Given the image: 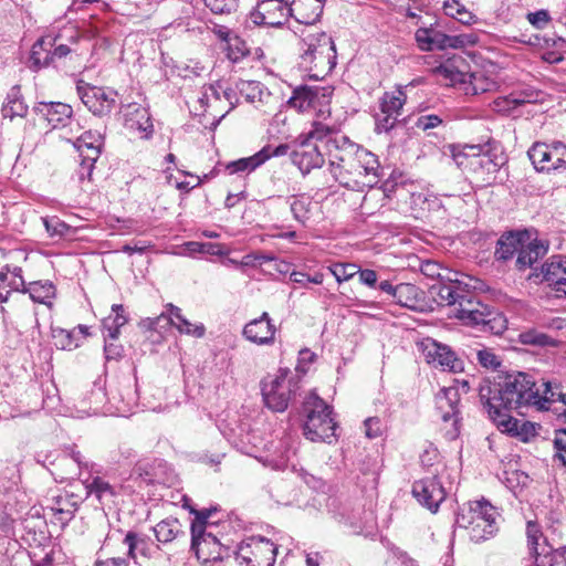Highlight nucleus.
Masks as SVG:
<instances>
[{"mask_svg":"<svg viewBox=\"0 0 566 566\" xmlns=\"http://www.w3.org/2000/svg\"><path fill=\"white\" fill-rule=\"evenodd\" d=\"M123 544L127 547L128 559H136L137 554L144 557L151 556L153 542L145 534L128 531L123 539Z\"/></svg>","mask_w":566,"mask_h":566,"instance_id":"34","label":"nucleus"},{"mask_svg":"<svg viewBox=\"0 0 566 566\" xmlns=\"http://www.w3.org/2000/svg\"><path fill=\"white\" fill-rule=\"evenodd\" d=\"M292 17L291 3L286 0H259L249 13L248 22L255 27L281 28Z\"/></svg>","mask_w":566,"mask_h":566,"instance_id":"11","label":"nucleus"},{"mask_svg":"<svg viewBox=\"0 0 566 566\" xmlns=\"http://www.w3.org/2000/svg\"><path fill=\"white\" fill-rule=\"evenodd\" d=\"M553 446L555 449L554 459L566 467V428L554 431Z\"/></svg>","mask_w":566,"mask_h":566,"instance_id":"62","label":"nucleus"},{"mask_svg":"<svg viewBox=\"0 0 566 566\" xmlns=\"http://www.w3.org/2000/svg\"><path fill=\"white\" fill-rule=\"evenodd\" d=\"M544 280L557 293L566 295V256L556 255L543 266Z\"/></svg>","mask_w":566,"mask_h":566,"instance_id":"31","label":"nucleus"},{"mask_svg":"<svg viewBox=\"0 0 566 566\" xmlns=\"http://www.w3.org/2000/svg\"><path fill=\"white\" fill-rule=\"evenodd\" d=\"M63 34H57L54 39L50 36L40 38L31 49L30 62L31 69L38 71L41 67L49 66L52 64L51 49L54 43L62 39Z\"/></svg>","mask_w":566,"mask_h":566,"instance_id":"32","label":"nucleus"},{"mask_svg":"<svg viewBox=\"0 0 566 566\" xmlns=\"http://www.w3.org/2000/svg\"><path fill=\"white\" fill-rule=\"evenodd\" d=\"M277 547L263 536H250L243 539L234 551L240 566H274Z\"/></svg>","mask_w":566,"mask_h":566,"instance_id":"9","label":"nucleus"},{"mask_svg":"<svg viewBox=\"0 0 566 566\" xmlns=\"http://www.w3.org/2000/svg\"><path fill=\"white\" fill-rule=\"evenodd\" d=\"M306 420L303 433L313 442H331L336 437L337 423L333 417V407L327 405L315 391H311L303 403Z\"/></svg>","mask_w":566,"mask_h":566,"instance_id":"7","label":"nucleus"},{"mask_svg":"<svg viewBox=\"0 0 566 566\" xmlns=\"http://www.w3.org/2000/svg\"><path fill=\"white\" fill-rule=\"evenodd\" d=\"M443 10L446 15L464 25H472L479 20L478 17L469 11L459 0H444Z\"/></svg>","mask_w":566,"mask_h":566,"instance_id":"47","label":"nucleus"},{"mask_svg":"<svg viewBox=\"0 0 566 566\" xmlns=\"http://www.w3.org/2000/svg\"><path fill=\"white\" fill-rule=\"evenodd\" d=\"M539 93L533 90H524L517 95H510L503 98V103L506 104L507 109H514L526 103H536L538 101Z\"/></svg>","mask_w":566,"mask_h":566,"instance_id":"57","label":"nucleus"},{"mask_svg":"<svg viewBox=\"0 0 566 566\" xmlns=\"http://www.w3.org/2000/svg\"><path fill=\"white\" fill-rule=\"evenodd\" d=\"M389 93L385 92L382 97L379 99V108L381 112V115L376 114L375 115V123H376V130L378 133H388L389 132V103L388 98Z\"/></svg>","mask_w":566,"mask_h":566,"instance_id":"60","label":"nucleus"},{"mask_svg":"<svg viewBox=\"0 0 566 566\" xmlns=\"http://www.w3.org/2000/svg\"><path fill=\"white\" fill-rule=\"evenodd\" d=\"M83 484L88 496H94L101 504L113 503L120 494H132L135 490L130 485H114L103 476L90 474L83 479Z\"/></svg>","mask_w":566,"mask_h":566,"instance_id":"17","label":"nucleus"},{"mask_svg":"<svg viewBox=\"0 0 566 566\" xmlns=\"http://www.w3.org/2000/svg\"><path fill=\"white\" fill-rule=\"evenodd\" d=\"M73 495L59 496L55 499V504L50 507L54 518L62 525H66L75 515L77 505L72 501Z\"/></svg>","mask_w":566,"mask_h":566,"instance_id":"45","label":"nucleus"},{"mask_svg":"<svg viewBox=\"0 0 566 566\" xmlns=\"http://www.w3.org/2000/svg\"><path fill=\"white\" fill-rule=\"evenodd\" d=\"M185 248L189 254H209V255H221L223 254L222 245L212 242H196L189 241L185 243Z\"/></svg>","mask_w":566,"mask_h":566,"instance_id":"58","label":"nucleus"},{"mask_svg":"<svg viewBox=\"0 0 566 566\" xmlns=\"http://www.w3.org/2000/svg\"><path fill=\"white\" fill-rule=\"evenodd\" d=\"M528 237L525 234V239H523L521 249H518L517 258L515 261V266L518 271H525L526 269H531L537 263L546 253L547 245H545L542 241L535 239L527 242Z\"/></svg>","mask_w":566,"mask_h":566,"instance_id":"29","label":"nucleus"},{"mask_svg":"<svg viewBox=\"0 0 566 566\" xmlns=\"http://www.w3.org/2000/svg\"><path fill=\"white\" fill-rule=\"evenodd\" d=\"M20 293H28L33 302L52 307V300L56 295V287L48 280L34 281L25 285Z\"/></svg>","mask_w":566,"mask_h":566,"instance_id":"35","label":"nucleus"},{"mask_svg":"<svg viewBox=\"0 0 566 566\" xmlns=\"http://www.w3.org/2000/svg\"><path fill=\"white\" fill-rule=\"evenodd\" d=\"M412 184L397 182L391 185V201L396 199V209L402 213H408L413 210V206H417L422 200L421 193H416Z\"/></svg>","mask_w":566,"mask_h":566,"instance_id":"33","label":"nucleus"},{"mask_svg":"<svg viewBox=\"0 0 566 566\" xmlns=\"http://www.w3.org/2000/svg\"><path fill=\"white\" fill-rule=\"evenodd\" d=\"M468 63L462 56H452L437 66L433 72L436 75L449 81L451 85L467 84L470 78L476 80V74L467 70Z\"/></svg>","mask_w":566,"mask_h":566,"instance_id":"25","label":"nucleus"},{"mask_svg":"<svg viewBox=\"0 0 566 566\" xmlns=\"http://www.w3.org/2000/svg\"><path fill=\"white\" fill-rule=\"evenodd\" d=\"M326 0H293L292 17L300 23L314 24L319 21Z\"/></svg>","mask_w":566,"mask_h":566,"instance_id":"30","label":"nucleus"},{"mask_svg":"<svg viewBox=\"0 0 566 566\" xmlns=\"http://www.w3.org/2000/svg\"><path fill=\"white\" fill-rule=\"evenodd\" d=\"M457 515H469L474 520L495 518V507L486 500L470 502L468 507H462Z\"/></svg>","mask_w":566,"mask_h":566,"instance_id":"49","label":"nucleus"},{"mask_svg":"<svg viewBox=\"0 0 566 566\" xmlns=\"http://www.w3.org/2000/svg\"><path fill=\"white\" fill-rule=\"evenodd\" d=\"M523 239H525V233L523 232H509L501 235L494 252L495 259L497 261L511 260L515 253H518Z\"/></svg>","mask_w":566,"mask_h":566,"instance_id":"36","label":"nucleus"},{"mask_svg":"<svg viewBox=\"0 0 566 566\" xmlns=\"http://www.w3.org/2000/svg\"><path fill=\"white\" fill-rule=\"evenodd\" d=\"M169 314H161L155 318H147L143 325L148 329L157 331L159 327L174 325L181 334L190 335L200 338L206 333L203 324L193 325L182 314L181 310L172 304H168Z\"/></svg>","mask_w":566,"mask_h":566,"instance_id":"14","label":"nucleus"},{"mask_svg":"<svg viewBox=\"0 0 566 566\" xmlns=\"http://www.w3.org/2000/svg\"><path fill=\"white\" fill-rule=\"evenodd\" d=\"M420 463L423 470L427 472V476L439 478L446 468L438 449L432 444L426 448L421 453Z\"/></svg>","mask_w":566,"mask_h":566,"instance_id":"46","label":"nucleus"},{"mask_svg":"<svg viewBox=\"0 0 566 566\" xmlns=\"http://www.w3.org/2000/svg\"><path fill=\"white\" fill-rule=\"evenodd\" d=\"M105 398V394L101 387H93L80 401V406L84 412L97 413Z\"/></svg>","mask_w":566,"mask_h":566,"instance_id":"54","label":"nucleus"},{"mask_svg":"<svg viewBox=\"0 0 566 566\" xmlns=\"http://www.w3.org/2000/svg\"><path fill=\"white\" fill-rule=\"evenodd\" d=\"M531 555L535 559V566H556L559 564V548L554 549L546 542L531 551Z\"/></svg>","mask_w":566,"mask_h":566,"instance_id":"53","label":"nucleus"},{"mask_svg":"<svg viewBox=\"0 0 566 566\" xmlns=\"http://www.w3.org/2000/svg\"><path fill=\"white\" fill-rule=\"evenodd\" d=\"M290 157L303 175L321 168L325 161L317 144L310 139H302V136L293 144Z\"/></svg>","mask_w":566,"mask_h":566,"instance_id":"16","label":"nucleus"},{"mask_svg":"<svg viewBox=\"0 0 566 566\" xmlns=\"http://www.w3.org/2000/svg\"><path fill=\"white\" fill-rule=\"evenodd\" d=\"M311 201L305 197L293 196L290 198V209L293 214V218L302 223L308 220Z\"/></svg>","mask_w":566,"mask_h":566,"instance_id":"56","label":"nucleus"},{"mask_svg":"<svg viewBox=\"0 0 566 566\" xmlns=\"http://www.w3.org/2000/svg\"><path fill=\"white\" fill-rule=\"evenodd\" d=\"M527 156L538 172H551L566 168V145L562 142L552 144L536 142Z\"/></svg>","mask_w":566,"mask_h":566,"instance_id":"10","label":"nucleus"},{"mask_svg":"<svg viewBox=\"0 0 566 566\" xmlns=\"http://www.w3.org/2000/svg\"><path fill=\"white\" fill-rule=\"evenodd\" d=\"M124 125L132 132L143 134L142 137L148 138L153 133V123L149 111L144 106L133 103L124 107Z\"/></svg>","mask_w":566,"mask_h":566,"instance_id":"27","label":"nucleus"},{"mask_svg":"<svg viewBox=\"0 0 566 566\" xmlns=\"http://www.w3.org/2000/svg\"><path fill=\"white\" fill-rule=\"evenodd\" d=\"M103 144L104 138L101 133L88 130L77 138L75 146L78 155H87V151L92 150L96 153V158H99Z\"/></svg>","mask_w":566,"mask_h":566,"instance_id":"48","label":"nucleus"},{"mask_svg":"<svg viewBox=\"0 0 566 566\" xmlns=\"http://www.w3.org/2000/svg\"><path fill=\"white\" fill-rule=\"evenodd\" d=\"M329 143L335 147V153H331V172L339 185L355 189L360 184L356 177L361 175H373L374 180L366 185L373 187L377 182L380 165L374 154L360 148L347 136H335Z\"/></svg>","mask_w":566,"mask_h":566,"instance_id":"2","label":"nucleus"},{"mask_svg":"<svg viewBox=\"0 0 566 566\" xmlns=\"http://www.w3.org/2000/svg\"><path fill=\"white\" fill-rule=\"evenodd\" d=\"M4 118L24 117L28 113V106L23 101L20 85H14L7 94L6 102L1 109Z\"/></svg>","mask_w":566,"mask_h":566,"instance_id":"39","label":"nucleus"},{"mask_svg":"<svg viewBox=\"0 0 566 566\" xmlns=\"http://www.w3.org/2000/svg\"><path fill=\"white\" fill-rule=\"evenodd\" d=\"M419 25L415 39L421 51H442L447 49H463L476 44L479 38L475 33L447 34L451 29L439 19L428 17V21L419 17Z\"/></svg>","mask_w":566,"mask_h":566,"instance_id":"5","label":"nucleus"},{"mask_svg":"<svg viewBox=\"0 0 566 566\" xmlns=\"http://www.w3.org/2000/svg\"><path fill=\"white\" fill-rule=\"evenodd\" d=\"M459 401L460 394L457 387H443L436 395L437 409L441 415V419L444 422L452 421L454 430L452 438H454L459 432Z\"/></svg>","mask_w":566,"mask_h":566,"instance_id":"21","label":"nucleus"},{"mask_svg":"<svg viewBox=\"0 0 566 566\" xmlns=\"http://www.w3.org/2000/svg\"><path fill=\"white\" fill-rule=\"evenodd\" d=\"M452 156L457 166L470 169L481 186L504 179L500 175L507 164V156L500 144L464 145L462 149L452 146Z\"/></svg>","mask_w":566,"mask_h":566,"instance_id":"3","label":"nucleus"},{"mask_svg":"<svg viewBox=\"0 0 566 566\" xmlns=\"http://www.w3.org/2000/svg\"><path fill=\"white\" fill-rule=\"evenodd\" d=\"M300 67L313 80L325 78L336 65V46L325 32L307 34L303 38Z\"/></svg>","mask_w":566,"mask_h":566,"instance_id":"4","label":"nucleus"},{"mask_svg":"<svg viewBox=\"0 0 566 566\" xmlns=\"http://www.w3.org/2000/svg\"><path fill=\"white\" fill-rule=\"evenodd\" d=\"M190 548L197 558L206 565L229 556V548L223 546L211 533L203 532L200 525L193 527Z\"/></svg>","mask_w":566,"mask_h":566,"instance_id":"13","label":"nucleus"},{"mask_svg":"<svg viewBox=\"0 0 566 566\" xmlns=\"http://www.w3.org/2000/svg\"><path fill=\"white\" fill-rule=\"evenodd\" d=\"M275 333L276 327L268 312L247 323L242 332L249 342L260 346L272 345L275 342Z\"/></svg>","mask_w":566,"mask_h":566,"instance_id":"20","label":"nucleus"},{"mask_svg":"<svg viewBox=\"0 0 566 566\" xmlns=\"http://www.w3.org/2000/svg\"><path fill=\"white\" fill-rule=\"evenodd\" d=\"M461 291L460 285L446 284L444 282H437L430 287V294L439 305L452 308L457 304Z\"/></svg>","mask_w":566,"mask_h":566,"instance_id":"42","label":"nucleus"},{"mask_svg":"<svg viewBox=\"0 0 566 566\" xmlns=\"http://www.w3.org/2000/svg\"><path fill=\"white\" fill-rule=\"evenodd\" d=\"M1 270L7 272L8 277H10L9 292H21L24 289L27 284L23 280L22 269L20 266H10L7 264Z\"/></svg>","mask_w":566,"mask_h":566,"instance_id":"63","label":"nucleus"},{"mask_svg":"<svg viewBox=\"0 0 566 566\" xmlns=\"http://www.w3.org/2000/svg\"><path fill=\"white\" fill-rule=\"evenodd\" d=\"M463 354L469 358H475L478 363L486 369L496 370L501 366V359L492 352V349L478 344L476 347H469Z\"/></svg>","mask_w":566,"mask_h":566,"instance_id":"44","label":"nucleus"},{"mask_svg":"<svg viewBox=\"0 0 566 566\" xmlns=\"http://www.w3.org/2000/svg\"><path fill=\"white\" fill-rule=\"evenodd\" d=\"M81 158L80 166L76 170V175L80 181L91 180L95 163L98 158H96L95 151H87V155H78Z\"/></svg>","mask_w":566,"mask_h":566,"instance_id":"59","label":"nucleus"},{"mask_svg":"<svg viewBox=\"0 0 566 566\" xmlns=\"http://www.w3.org/2000/svg\"><path fill=\"white\" fill-rule=\"evenodd\" d=\"M335 136H342V135L338 134L337 132H335V129L328 125H325V124H322L318 122H314L312 124V129L307 133L306 137H304L303 139H310L311 142H313L314 139L319 140V142H323L324 139H326V146L328 148V158L331 159V153H335V147L333 145H329L331 144L329 142Z\"/></svg>","mask_w":566,"mask_h":566,"instance_id":"50","label":"nucleus"},{"mask_svg":"<svg viewBox=\"0 0 566 566\" xmlns=\"http://www.w3.org/2000/svg\"><path fill=\"white\" fill-rule=\"evenodd\" d=\"M534 391H536L534 400H538V402H532V407H536L537 410H548L549 403L556 400V396H559L553 390L549 381H542L541 385L535 381Z\"/></svg>","mask_w":566,"mask_h":566,"instance_id":"52","label":"nucleus"},{"mask_svg":"<svg viewBox=\"0 0 566 566\" xmlns=\"http://www.w3.org/2000/svg\"><path fill=\"white\" fill-rule=\"evenodd\" d=\"M521 342L525 345L539 346V347H556L558 340L549 335L532 329L524 332L520 335Z\"/></svg>","mask_w":566,"mask_h":566,"instance_id":"55","label":"nucleus"},{"mask_svg":"<svg viewBox=\"0 0 566 566\" xmlns=\"http://www.w3.org/2000/svg\"><path fill=\"white\" fill-rule=\"evenodd\" d=\"M52 337L56 348L62 350H72L80 346V337L76 329H64L61 327L52 328Z\"/></svg>","mask_w":566,"mask_h":566,"instance_id":"51","label":"nucleus"},{"mask_svg":"<svg viewBox=\"0 0 566 566\" xmlns=\"http://www.w3.org/2000/svg\"><path fill=\"white\" fill-rule=\"evenodd\" d=\"M266 160L268 156L265 155V153L263 154L258 151L250 157H244L238 160L230 161L229 164H227L226 170L229 172V175L242 172L250 174L258 167L263 165Z\"/></svg>","mask_w":566,"mask_h":566,"instance_id":"43","label":"nucleus"},{"mask_svg":"<svg viewBox=\"0 0 566 566\" xmlns=\"http://www.w3.org/2000/svg\"><path fill=\"white\" fill-rule=\"evenodd\" d=\"M332 94L329 87H321L317 85H300L294 88L289 99V105L298 112H305L315 106L321 97H327Z\"/></svg>","mask_w":566,"mask_h":566,"instance_id":"28","label":"nucleus"},{"mask_svg":"<svg viewBox=\"0 0 566 566\" xmlns=\"http://www.w3.org/2000/svg\"><path fill=\"white\" fill-rule=\"evenodd\" d=\"M154 533L156 539L161 544L171 543L179 536H185L186 533L178 518L167 517L154 526Z\"/></svg>","mask_w":566,"mask_h":566,"instance_id":"40","label":"nucleus"},{"mask_svg":"<svg viewBox=\"0 0 566 566\" xmlns=\"http://www.w3.org/2000/svg\"><path fill=\"white\" fill-rule=\"evenodd\" d=\"M167 463L161 459H140L136 462L130 479L138 482V486L161 483Z\"/></svg>","mask_w":566,"mask_h":566,"instance_id":"22","label":"nucleus"},{"mask_svg":"<svg viewBox=\"0 0 566 566\" xmlns=\"http://www.w3.org/2000/svg\"><path fill=\"white\" fill-rule=\"evenodd\" d=\"M70 34L66 36L67 43H54V49H51V55H52V63L55 62V60H61L66 57L67 55L75 54L76 56H80L83 54V51L80 48V44L82 41L85 43H88V41L81 36L80 32L73 28L69 29Z\"/></svg>","mask_w":566,"mask_h":566,"instance_id":"37","label":"nucleus"},{"mask_svg":"<svg viewBox=\"0 0 566 566\" xmlns=\"http://www.w3.org/2000/svg\"><path fill=\"white\" fill-rule=\"evenodd\" d=\"M33 112L53 128L64 127L73 114L71 105L61 102H39L33 106Z\"/></svg>","mask_w":566,"mask_h":566,"instance_id":"26","label":"nucleus"},{"mask_svg":"<svg viewBox=\"0 0 566 566\" xmlns=\"http://www.w3.org/2000/svg\"><path fill=\"white\" fill-rule=\"evenodd\" d=\"M77 95L82 103L95 116H107L116 105L117 93L112 90L91 85L82 80L76 83Z\"/></svg>","mask_w":566,"mask_h":566,"instance_id":"12","label":"nucleus"},{"mask_svg":"<svg viewBox=\"0 0 566 566\" xmlns=\"http://www.w3.org/2000/svg\"><path fill=\"white\" fill-rule=\"evenodd\" d=\"M125 310L122 304H114L112 306V314L105 317L102 322L104 338L116 340L119 335V329L127 323Z\"/></svg>","mask_w":566,"mask_h":566,"instance_id":"41","label":"nucleus"},{"mask_svg":"<svg viewBox=\"0 0 566 566\" xmlns=\"http://www.w3.org/2000/svg\"><path fill=\"white\" fill-rule=\"evenodd\" d=\"M391 304L401 308L419 312L424 307L423 292L411 283L391 285Z\"/></svg>","mask_w":566,"mask_h":566,"instance_id":"24","label":"nucleus"},{"mask_svg":"<svg viewBox=\"0 0 566 566\" xmlns=\"http://www.w3.org/2000/svg\"><path fill=\"white\" fill-rule=\"evenodd\" d=\"M497 381L484 379L479 386V397L489 418L491 411L511 413L522 407H531L536 398L535 379L525 371H511L499 375Z\"/></svg>","mask_w":566,"mask_h":566,"instance_id":"1","label":"nucleus"},{"mask_svg":"<svg viewBox=\"0 0 566 566\" xmlns=\"http://www.w3.org/2000/svg\"><path fill=\"white\" fill-rule=\"evenodd\" d=\"M490 419L504 433L520 438L523 442L530 441L537 436V424L531 421H520L510 413H500V411H491Z\"/></svg>","mask_w":566,"mask_h":566,"instance_id":"19","label":"nucleus"},{"mask_svg":"<svg viewBox=\"0 0 566 566\" xmlns=\"http://www.w3.org/2000/svg\"><path fill=\"white\" fill-rule=\"evenodd\" d=\"M235 90L244 96L249 103L266 104L271 97L268 88L258 81L239 80L235 82Z\"/></svg>","mask_w":566,"mask_h":566,"instance_id":"38","label":"nucleus"},{"mask_svg":"<svg viewBox=\"0 0 566 566\" xmlns=\"http://www.w3.org/2000/svg\"><path fill=\"white\" fill-rule=\"evenodd\" d=\"M411 493L420 505L437 513L446 500L447 492L439 478L424 476L412 484Z\"/></svg>","mask_w":566,"mask_h":566,"instance_id":"15","label":"nucleus"},{"mask_svg":"<svg viewBox=\"0 0 566 566\" xmlns=\"http://www.w3.org/2000/svg\"><path fill=\"white\" fill-rule=\"evenodd\" d=\"M426 357L429 363L437 364L443 370L461 373L464 370V363L450 346L428 339L424 346Z\"/></svg>","mask_w":566,"mask_h":566,"instance_id":"18","label":"nucleus"},{"mask_svg":"<svg viewBox=\"0 0 566 566\" xmlns=\"http://www.w3.org/2000/svg\"><path fill=\"white\" fill-rule=\"evenodd\" d=\"M451 314L467 325L481 326L482 331L499 335L506 328V319L463 289L451 308Z\"/></svg>","mask_w":566,"mask_h":566,"instance_id":"6","label":"nucleus"},{"mask_svg":"<svg viewBox=\"0 0 566 566\" xmlns=\"http://www.w3.org/2000/svg\"><path fill=\"white\" fill-rule=\"evenodd\" d=\"M289 369H280L270 381H262L261 392L265 406L274 412H283L301 389L300 378Z\"/></svg>","mask_w":566,"mask_h":566,"instance_id":"8","label":"nucleus"},{"mask_svg":"<svg viewBox=\"0 0 566 566\" xmlns=\"http://www.w3.org/2000/svg\"><path fill=\"white\" fill-rule=\"evenodd\" d=\"M220 101L221 99V83L216 82L209 85H205L201 91V96L199 97V103L202 107H207L210 105L211 101Z\"/></svg>","mask_w":566,"mask_h":566,"instance_id":"64","label":"nucleus"},{"mask_svg":"<svg viewBox=\"0 0 566 566\" xmlns=\"http://www.w3.org/2000/svg\"><path fill=\"white\" fill-rule=\"evenodd\" d=\"M205 6L214 14H230L239 6V0H203Z\"/></svg>","mask_w":566,"mask_h":566,"instance_id":"61","label":"nucleus"},{"mask_svg":"<svg viewBox=\"0 0 566 566\" xmlns=\"http://www.w3.org/2000/svg\"><path fill=\"white\" fill-rule=\"evenodd\" d=\"M454 525L457 528L467 530L470 539L474 543L490 538L497 531L495 518L474 520L469 515H457Z\"/></svg>","mask_w":566,"mask_h":566,"instance_id":"23","label":"nucleus"}]
</instances>
